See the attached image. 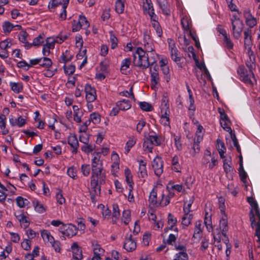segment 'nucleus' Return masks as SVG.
I'll return each mask as SVG.
<instances>
[{
	"instance_id": "1",
	"label": "nucleus",
	"mask_w": 260,
	"mask_h": 260,
	"mask_svg": "<svg viewBox=\"0 0 260 260\" xmlns=\"http://www.w3.org/2000/svg\"><path fill=\"white\" fill-rule=\"evenodd\" d=\"M106 174L103 170V167L100 169L91 171L90 177V185L92 189L96 194H100L101 185L105 183Z\"/></svg>"
},
{
	"instance_id": "2",
	"label": "nucleus",
	"mask_w": 260,
	"mask_h": 260,
	"mask_svg": "<svg viewBox=\"0 0 260 260\" xmlns=\"http://www.w3.org/2000/svg\"><path fill=\"white\" fill-rule=\"evenodd\" d=\"M133 57V63L135 66L142 69H146L150 66L148 56L141 47L137 48L134 53Z\"/></svg>"
},
{
	"instance_id": "3",
	"label": "nucleus",
	"mask_w": 260,
	"mask_h": 260,
	"mask_svg": "<svg viewBox=\"0 0 260 260\" xmlns=\"http://www.w3.org/2000/svg\"><path fill=\"white\" fill-rule=\"evenodd\" d=\"M150 70L151 86L152 89H154L156 88V85L159 83V67L155 62H153L150 65Z\"/></svg>"
},
{
	"instance_id": "4",
	"label": "nucleus",
	"mask_w": 260,
	"mask_h": 260,
	"mask_svg": "<svg viewBox=\"0 0 260 260\" xmlns=\"http://www.w3.org/2000/svg\"><path fill=\"white\" fill-rule=\"evenodd\" d=\"M221 213L222 216L219 221V229H218L223 236L227 239L225 241V244L227 245L228 242H229V239L227 237V233L229 231L228 217L224 210L221 209Z\"/></svg>"
},
{
	"instance_id": "5",
	"label": "nucleus",
	"mask_w": 260,
	"mask_h": 260,
	"mask_svg": "<svg viewBox=\"0 0 260 260\" xmlns=\"http://www.w3.org/2000/svg\"><path fill=\"white\" fill-rule=\"evenodd\" d=\"M249 218L251 222V226L252 229L256 228L255 235L258 239H260V212L259 216L255 215L252 210L250 211Z\"/></svg>"
},
{
	"instance_id": "6",
	"label": "nucleus",
	"mask_w": 260,
	"mask_h": 260,
	"mask_svg": "<svg viewBox=\"0 0 260 260\" xmlns=\"http://www.w3.org/2000/svg\"><path fill=\"white\" fill-rule=\"evenodd\" d=\"M152 166L154 170L155 174L159 177L163 173L164 161L158 156H156L152 162Z\"/></svg>"
},
{
	"instance_id": "7",
	"label": "nucleus",
	"mask_w": 260,
	"mask_h": 260,
	"mask_svg": "<svg viewBox=\"0 0 260 260\" xmlns=\"http://www.w3.org/2000/svg\"><path fill=\"white\" fill-rule=\"evenodd\" d=\"M237 72L243 78V80L245 83H249L251 82V77H254V74L252 71H248L244 67L240 66L238 68Z\"/></svg>"
},
{
	"instance_id": "8",
	"label": "nucleus",
	"mask_w": 260,
	"mask_h": 260,
	"mask_svg": "<svg viewBox=\"0 0 260 260\" xmlns=\"http://www.w3.org/2000/svg\"><path fill=\"white\" fill-rule=\"evenodd\" d=\"M84 91L86 93V99L88 103L94 102L96 98L95 89L92 87L90 84H86L84 87Z\"/></svg>"
},
{
	"instance_id": "9",
	"label": "nucleus",
	"mask_w": 260,
	"mask_h": 260,
	"mask_svg": "<svg viewBox=\"0 0 260 260\" xmlns=\"http://www.w3.org/2000/svg\"><path fill=\"white\" fill-rule=\"evenodd\" d=\"M243 26L242 21L235 22L234 20H232V34L235 39L238 40L241 37Z\"/></svg>"
},
{
	"instance_id": "10",
	"label": "nucleus",
	"mask_w": 260,
	"mask_h": 260,
	"mask_svg": "<svg viewBox=\"0 0 260 260\" xmlns=\"http://www.w3.org/2000/svg\"><path fill=\"white\" fill-rule=\"evenodd\" d=\"M123 248L128 252L132 251L136 248V242L132 238V234L127 235L123 244Z\"/></svg>"
},
{
	"instance_id": "11",
	"label": "nucleus",
	"mask_w": 260,
	"mask_h": 260,
	"mask_svg": "<svg viewBox=\"0 0 260 260\" xmlns=\"http://www.w3.org/2000/svg\"><path fill=\"white\" fill-rule=\"evenodd\" d=\"M251 33L252 30L250 28H246L244 31V47L248 51H251L252 45Z\"/></svg>"
},
{
	"instance_id": "12",
	"label": "nucleus",
	"mask_w": 260,
	"mask_h": 260,
	"mask_svg": "<svg viewBox=\"0 0 260 260\" xmlns=\"http://www.w3.org/2000/svg\"><path fill=\"white\" fill-rule=\"evenodd\" d=\"M243 15L245 19L246 25L249 27L248 28L251 29L257 24L256 18L252 15L249 10H245L243 12Z\"/></svg>"
},
{
	"instance_id": "13",
	"label": "nucleus",
	"mask_w": 260,
	"mask_h": 260,
	"mask_svg": "<svg viewBox=\"0 0 260 260\" xmlns=\"http://www.w3.org/2000/svg\"><path fill=\"white\" fill-rule=\"evenodd\" d=\"M68 143L72 148V152L76 154L79 147V143L76 135L70 134L68 137Z\"/></svg>"
},
{
	"instance_id": "14",
	"label": "nucleus",
	"mask_w": 260,
	"mask_h": 260,
	"mask_svg": "<svg viewBox=\"0 0 260 260\" xmlns=\"http://www.w3.org/2000/svg\"><path fill=\"white\" fill-rule=\"evenodd\" d=\"M161 116L160 122L164 126H168L170 124L169 115L170 113L169 108H161Z\"/></svg>"
},
{
	"instance_id": "15",
	"label": "nucleus",
	"mask_w": 260,
	"mask_h": 260,
	"mask_svg": "<svg viewBox=\"0 0 260 260\" xmlns=\"http://www.w3.org/2000/svg\"><path fill=\"white\" fill-rule=\"evenodd\" d=\"M157 1L162 14L170 16L171 15L170 6L168 0H157Z\"/></svg>"
},
{
	"instance_id": "16",
	"label": "nucleus",
	"mask_w": 260,
	"mask_h": 260,
	"mask_svg": "<svg viewBox=\"0 0 260 260\" xmlns=\"http://www.w3.org/2000/svg\"><path fill=\"white\" fill-rule=\"evenodd\" d=\"M15 216L21 224H23L24 228H27L30 223L28 217L21 212H17L15 213Z\"/></svg>"
},
{
	"instance_id": "17",
	"label": "nucleus",
	"mask_w": 260,
	"mask_h": 260,
	"mask_svg": "<svg viewBox=\"0 0 260 260\" xmlns=\"http://www.w3.org/2000/svg\"><path fill=\"white\" fill-rule=\"evenodd\" d=\"M73 253V257L78 260L81 259L83 258L82 252L78 244L74 242L71 246Z\"/></svg>"
},
{
	"instance_id": "18",
	"label": "nucleus",
	"mask_w": 260,
	"mask_h": 260,
	"mask_svg": "<svg viewBox=\"0 0 260 260\" xmlns=\"http://www.w3.org/2000/svg\"><path fill=\"white\" fill-rule=\"evenodd\" d=\"M9 121L12 126H17L19 127L23 126L26 123V119L22 118L21 116H19L17 118L12 117L10 118Z\"/></svg>"
},
{
	"instance_id": "19",
	"label": "nucleus",
	"mask_w": 260,
	"mask_h": 260,
	"mask_svg": "<svg viewBox=\"0 0 260 260\" xmlns=\"http://www.w3.org/2000/svg\"><path fill=\"white\" fill-rule=\"evenodd\" d=\"M181 24L184 33L187 32V31H189L191 27V21L187 16L184 15L181 18Z\"/></svg>"
},
{
	"instance_id": "20",
	"label": "nucleus",
	"mask_w": 260,
	"mask_h": 260,
	"mask_svg": "<svg viewBox=\"0 0 260 260\" xmlns=\"http://www.w3.org/2000/svg\"><path fill=\"white\" fill-rule=\"evenodd\" d=\"M202 140V137L201 136H198L197 138L194 140L193 146L190 151V153L192 156H194L197 153L200 152V143Z\"/></svg>"
},
{
	"instance_id": "21",
	"label": "nucleus",
	"mask_w": 260,
	"mask_h": 260,
	"mask_svg": "<svg viewBox=\"0 0 260 260\" xmlns=\"http://www.w3.org/2000/svg\"><path fill=\"white\" fill-rule=\"evenodd\" d=\"M193 218V214L189 213H184L183 216L182 218L181 223L184 229H186L191 224V220Z\"/></svg>"
},
{
	"instance_id": "22",
	"label": "nucleus",
	"mask_w": 260,
	"mask_h": 260,
	"mask_svg": "<svg viewBox=\"0 0 260 260\" xmlns=\"http://www.w3.org/2000/svg\"><path fill=\"white\" fill-rule=\"evenodd\" d=\"M146 162L143 160L139 161V169L138 176L139 177L145 178L147 176V172L146 170Z\"/></svg>"
},
{
	"instance_id": "23",
	"label": "nucleus",
	"mask_w": 260,
	"mask_h": 260,
	"mask_svg": "<svg viewBox=\"0 0 260 260\" xmlns=\"http://www.w3.org/2000/svg\"><path fill=\"white\" fill-rule=\"evenodd\" d=\"M116 105L120 110L126 111L131 108V103L128 100H123L116 103Z\"/></svg>"
},
{
	"instance_id": "24",
	"label": "nucleus",
	"mask_w": 260,
	"mask_h": 260,
	"mask_svg": "<svg viewBox=\"0 0 260 260\" xmlns=\"http://www.w3.org/2000/svg\"><path fill=\"white\" fill-rule=\"evenodd\" d=\"M211 216V214H209L207 212H206L204 218V224L209 232L213 231Z\"/></svg>"
},
{
	"instance_id": "25",
	"label": "nucleus",
	"mask_w": 260,
	"mask_h": 260,
	"mask_svg": "<svg viewBox=\"0 0 260 260\" xmlns=\"http://www.w3.org/2000/svg\"><path fill=\"white\" fill-rule=\"evenodd\" d=\"M247 202L251 206L250 210H252L253 212L255 213V215L259 216L260 210L257 202L254 201L252 197H248L247 198Z\"/></svg>"
},
{
	"instance_id": "26",
	"label": "nucleus",
	"mask_w": 260,
	"mask_h": 260,
	"mask_svg": "<svg viewBox=\"0 0 260 260\" xmlns=\"http://www.w3.org/2000/svg\"><path fill=\"white\" fill-rule=\"evenodd\" d=\"M39 64L44 68H49L52 64V61L49 58L44 56L39 58Z\"/></svg>"
},
{
	"instance_id": "27",
	"label": "nucleus",
	"mask_w": 260,
	"mask_h": 260,
	"mask_svg": "<svg viewBox=\"0 0 260 260\" xmlns=\"http://www.w3.org/2000/svg\"><path fill=\"white\" fill-rule=\"evenodd\" d=\"M73 109L74 111V119L78 123L81 122V117L83 115V112L80 110L78 106L74 105L73 106Z\"/></svg>"
},
{
	"instance_id": "28",
	"label": "nucleus",
	"mask_w": 260,
	"mask_h": 260,
	"mask_svg": "<svg viewBox=\"0 0 260 260\" xmlns=\"http://www.w3.org/2000/svg\"><path fill=\"white\" fill-rule=\"evenodd\" d=\"M150 205L152 206H158L159 203L157 201V191L155 189H153L150 193L148 200Z\"/></svg>"
},
{
	"instance_id": "29",
	"label": "nucleus",
	"mask_w": 260,
	"mask_h": 260,
	"mask_svg": "<svg viewBox=\"0 0 260 260\" xmlns=\"http://www.w3.org/2000/svg\"><path fill=\"white\" fill-rule=\"evenodd\" d=\"M102 167V164L100 162V156L99 153H96V155L94 156L91 161V171L100 169Z\"/></svg>"
},
{
	"instance_id": "30",
	"label": "nucleus",
	"mask_w": 260,
	"mask_h": 260,
	"mask_svg": "<svg viewBox=\"0 0 260 260\" xmlns=\"http://www.w3.org/2000/svg\"><path fill=\"white\" fill-rule=\"evenodd\" d=\"M172 169L176 172L180 173L181 167L179 164V157L177 155L173 157L171 161Z\"/></svg>"
},
{
	"instance_id": "31",
	"label": "nucleus",
	"mask_w": 260,
	"mask_h": 260,
	"mask_svg": "<svg viewBox=\"0 0 260 260\" xmlns=\"http://www.w3.org/2000/svg\"><path fill=\"white\" fill-rule=\"evenodd\" d=\"M6 117L5 115L2 114L0 115V128L2 135H6L9 133V130L6 128Z\"/></svg>"
},
{
	"instance_id": "32",
	"label": "nucleus",
	"mask_w": 260,
	"mask_h": 260,
	"mask_svg": "<svg viewBox=\"0 0 260 260\" xmlns=\"http://www.w3.org/2000/svg\"><path fill=\"white\" fill-rule=\"evenodd\" d=\"M77 232V230L75 225L72 224H68L64 237H72L76 234Z\"/></svg>"
},
{
	"instance_id": "33",
	"label": "nucleus",
	"mask_w": 260,
	"mask_h": 260,
	"mask_svg": "<svg viewBox=\"0 0 260 260\" xmlns=\"http://www.w3.org/2000/svg\"><path fill=\"white\" fill-rule=\"evenodd\" d=\"M131 63V58H126L122 60L121 64L120 71L122 74H126V70L129 67Z\"/></svg>"
},
{
	"instance_id": "34",
	"label": "nucleus",
	"mask_w": 260,
	"mask_h": 260,
	"mask_svg": "<svg viewBox=\"0 0 260 260\" xmlns=\"http://www.w3.org/2000/svg\"><path fill=\"white\" fill-rule=\"evenodd\" d=\"M182 188L183 187L181 184H174L172 182H170L167 186V189L169 192L175 190L180 192L182 191Z\"/></svg>"
},
{
	"instance_id": "35",
	"label": "nucleus",
	"mask_w": 260,
	"mask_h": 260,
	"mask_svg": "<svg viewBox=\"0 0 260 260\" xmlns=\"http://www.w3.org/2000/svg\"><path fill=\"white\" fill-rule=\"evenodd\" d=\"M32 204L36 211L40 213H43L46 211V208L39 201L37 200H33Z\"/></svg>"
},
{
	"instance_id": "36",
	"label": "nucleus",
	"mask_w": 260,
	"mask_h": 260,
	"mask_svg": "<svg viewBox=\"0 0 260 260\" xmlns=\"http://www.w3.org/2000/svg\"><path fill=\"white\" fill-rule=\"evenodd\" d=\"M41 236L44 241L45 243H51L52 241H53L54 238L51 235V234L47 230H43L41 232Z\"/></svg>"
},
{
	"instance_id": "37",
	"label": "nucleus",
	"mask_w": 260,
	"mask_h": 260,
	"mask_svg": "<svg viewBox=\"0 0 260 260\" xmlns=\"http://www.w3.org/2000/svg\"><path fill=\"white\" fill-rule=\"evenodd\" d=\"M11 89L15 93H18L23 90V84L22 83H15L11 82L10 83Z\"/></svg>"
},
{
	"instance_id": "38",
	"label": "nucleus",
	"mask_w": 260,
	"mask_h": 260,
	"mask_svg": "<svg viewBox=\"0 0 260 260\" xmlns=\"http://www.w3.org/2000/svg\"><path fill=\"white\" fill-rule=\"evenodd\" d=\"M137 139L135 137L130 138L128 141L126 142L125 146V153L127 154L131 149L135 145L136 143Z\"/></svg>"
},
{
	"instance_id": "39",
	"label": "nucleus",
	"mask_w": 260,
	"mask_h": 260,
	"mask_svg": "<svg viewBox=\"0 0 260 260\" xmlns=\"http://www.w3.org/2000/svg\"><path fill=\"white\" fill-rule=\"evenodd\" d=\"M124 174L125 176V180L127 183L128 184L129 186H133L134 184V182L133 181V176L131 170L128 168L125 169Z\"/></svg>"
},
{
	"instance_id": "40",
	"label": "nucleus",
	"mask_w": 260,
	"mask_h": 260,
	"mask_svg": "<svg viewBox=\"0 0 260 260\" xmlns=\"http://www.w3.org/2000/svg\"><path fill=\"white\" fill-rule=\"evenodd\" d=\"M115 11L118 14H122L124 12V4L122 0H117L115 2Z\"/></svg>"
},
{
	"instance_id": "41",
	"label": "nucleus",
	"mask_w": 260,
	"mask_h": 260,
	"mask_svg": "<svg viewBox=\"0 0 260 260\" xmlns=\"http://www.w3.org/2000/svg\"><path fill=\"white\" fill-rule=\"evenodd\" d=\"M170 52L171 53V56L172 60H173L175 62L177 63L180 61L181 56L177 48L171 50Z\"/></svg>"
},
{
	"instance_id": "42",
	"label": "nucleus",
	"mask_w": 260,
	"mask_h": 260,
	"mask_svg": "<svg viewBox=\"0 0 260 260\" xmlns=\"http://www.w3.org/2000/svg\"><path fill=\"white\" fill-rule=\"evenodd\" d=\"M153 145L149 141L147 137L145 138L143 144V150L144 151H148V152H152L153 147Z\"/></svg>"
},
{
	"instance_id": "43",
	"label": "nucleus",
	"mask_w": 260,
	"mask_h": 260,
	"mask_svg": "<svg viewBox=\"0 0 260 260\" xmlns=\"http://www.w3.org/2000/svg\"><path fill=\"white\" fill-rule=\"evenodd\" d=\"M147 137L149 139V141H150L153 145L158 146L160 145V138H159L157 135H149Z\"/></svg>"
},
{
	"instance_id": "44",
	"label": "nucleus",
	"mask_w": 260,
	"mask_h": 260,
	"mask_svg": "<svg viewBox=\"0 0 260 260\" xmlns=\"http://www.w3.org/2000/svg\"><path fill=\"white\" fill-rule=\"evenodd\" d=\"M2 26L4 33L9 34L15 27V25L9 21H5Z\"/></svg>"
},
{
	"instance_id": "45",
	"label": "nucleus",
	"mask_w": 260,
	"mask_h": 260,
	"mask_svg": "<svg viewBox=\"0 0 260 260\" xmlns=\"http://www.w3.org/2000/svg\"><path fill=\"white\" fill-rule=\"evenodd\" d=\"M143 9L147 13L154 11L153 4L151 0H145V2L143 3Z\"/></svg>"
},
{
	"instance_id": "46",
	"label": "nucleus",
	"mask_w": 260,
	"mask_h": 260,
	"mask_svg": "<svg viewBox=\"0 0 260 260\" xmlns=\"http://www.w3.org/2000/svg\"><path fill=\"white\" fill-rule=\"evenodd\" d=\"M232 161L230 159H225L223 160V169L226 174H228L233 171V168L231 166Z\"/></svg>"
},
{
	"instance_id": "47",
	"label": "nucleus",
	"mask_w": 260,
	"mask_h": 260,
	"mask_svg": "<svg viewBox=\"0 0 260 260\" xmlns=\"http://www.w3.org/2000/svg\"><path fill=\"white\" fill-rule=\"evenodd\" d=\"M110 42L111 43V48L112 49L117 47L118 39L112 31H110Z\"/></svg>"
},
{
	"instance_id": "48",
	"label": "nucleus",
	"mask_w": 260,
	"mask_h": 260,
	"mask_svg": "<svg viewBox=\"0 0 260 260\" xmlns=\"http://www.w3.org/2000/svg\"><path fill=\"white\" fill-rule=\"evenodd\" d=\"M69 0H63L62 6V12L60 14V18L62 20H65L67 18L66 9L68 6Z\"/></svg>"
},
{
	"instance_id": "49",
	"label": "nucleus",
	"mask_w": 260,
	"mask_h": 260,
	"mask_svg": "<svg viewBox=\"0 0 260 260\" xmlns=\"http://www.w3.org/2000/svg\"><path fill=\"white\" fill-rule=\"evenodd\" d=\"M122 220L125 224H128L131 220V211L129 210H125L123 211Z\"/></svg>"
},
{
	"instance_id": "50",
	"label": "nucleus",
	"mask_w": 260,
	"mask_h": 260,
	"mask_svg": "<svg viewBox=\"0 0 260 260\" xmlns=\"http://www.w3.org/2000/svg\"><path fill=\"white\" fill-rule=\"evenodd\" d=\"M95 145L87 143V144H84V145L81 147V149L82 151L88 154L92 152L95 149Z\"/></svg>"
},
{
	"instance_id": "51",
	"label": "nucleus",
	"mask_w": 260,
	"mask_h": 260,
	"mask_svg": "<svg viewBox=\"0 0 260 260\" xmlns=\"http://www.w3.org/2000/svg\"><path fill=\"white\" fill-rule=\"evenodd\" d=\"M45 39L44 34H40L39 36L34 39L32 44L34 46H39L44 43Z\"/></svg>"
},
{
	"instance_id": "52",
	"label": "nucleus",
	"mask_w": 260,
	"mask_h": 260,
	"mask_svg": "<svg viewBox=\"0 0 260 260\" xmlns=\"http://www.w3.org/2000/svg\"><path fill=\"white\" fill-rule=\"evenodd\" d=\"M69 53L68 50H66L65 52L62 53L59 61L64 63L70 61L72 59V56L69 55Z\"/></svg>"
},
{
	"instance_id": "53",
	"label": "nucleus",
	"mask_w": 260,
	"mask_h": 260,
	"mask_svg": "<svg viewBox=\"0 0 260 260\" xmlns=\"http://www.w3.org/2000/svg\"><path fill=\"white\" fill-rule=\"evenodd\" d=\"M81 170L83 175L85 177H87L90 174L91 171V167L89 165L83 164L81 166Z\"/></svg>"
},
{
	"instance_id": "54",
	"label": "nucleus",
	"mask_w": 260,
	"mask_h": 260,
	"mask_svg": "<svg viewBox=\"0 0 260 260\" xmlns=\"http://www.w3.org/2000/svg\"><path fill=\"white\" fill-rule=\"evenodd\" d=\"M16 202L17 206L20 208H23L25 204H27L28 203V201L27 199H24L20 196L16 198Z\"/></svg>"
},
{
	"instance_id": "55",
	"label": "nucleus",
	"mask_w": 260,
	"mask_h": 260,
	"mask_svg": "<svg viewBox=\"0 0 260 260\" xmlns=\"http://www.w3.org/2000/svg\"><path fill=\"white\" fill-rule=\"evenodd\" d=\"M152 26L156 31V33L158 37H161L162 35V30L160 26V25L158 22H152L151 23Z\"/></svg>"
},
{
	"instance_id": "56",
	"label": "nucleus",
	"mask_w": 260,
	"mask_h": 260,
	"mask_svg": "<svg viewBox=\"0 0 260 260\" xmlns=\"http://www.w3.org/2000/svg\"><path fill=\"white\" fill-rule=\"evenodd\" d=\"M140 108L145 111H151L153 109L152 106L146 102H141L139 103Z\"/></svg>"
},
{
	"instance_id": "57",
	"label": "nucleus",
	"mask_w": 260,
	"mask_h": 260,
	"mask_svg": "<svg viewBox=\"0 0 260 260\" xmlns=\"http://www.w3.org/2000/svg\"><path fill=\"white\" fill-rule=\"evenodd\" d=\"M56 43V39L51 38H48L46 40V44L44 45L47 49H53L54 48L55 43Z\"/></svg>"
},
{
	"instance_id": "58",
	"label": "nucleus",
	"mask_w": 260,
	"mask_h": 260,
	"mask_svg": "<svg viewBox=\"0 0 260 260\" xmlns=\"http://www.w3.org/2000/svg\"><path fill=\"white\" fill-rule=\"evenodd\" d=\"M223 42L225 44L226 47L228 49H232L233 48L234 44L232 41H231L230 36L229 35H226L223 37Z\"/></svg>"
},
{
	"instance_id": "59",
	"label": "nucleus",
	"mask_w": 260,
	"mask_h": 260,
	"mask_svg": "<svg viewBox=\"0 0 260 260\" xmlns=\"http://www.w3.org/2000/svg\"><path fill=\"white\" fill-rule=\"evenodd\" d=\"M173 260H188V256L186 252H179L176 254Z\"/></svg>"
},
{
	"instance_id": "60",
	"label": "nucleus",
	"mask_w": 260,
	"mask_h": 260,
	"mask_svg": "<svg viewBox=\"0 0 260 260\" xmlns=\"http://www.w3.org/2000/svg\"><path fill=\"white\" fill-rule=\"evenodd\" d=\"M170 202V197L167 195L166 196L164 193L161 194V199L158 205H162L163 206H166L168 205Z\"/></svg>"
},
{
	"instance_id": "61",
	"label": "nucleus",
	"mask_w": 260,
	"mask_h": 260,
	"mask_svg": "<svg viewBox=\"0 0 260 260\" xmlns=\"http://www.w3.org/2000/svg\"><path fill=\"white\" fill-rule=\"evenodd\" d=\"M78 21L82 27L86 28L89 26V23L84 16L80 15Z\"/></svg>"
},
{
	"instance_id": "62",
	"label": "nucleus",
	"mask_w": 260,
	"mask_h": 260,
	"mask_svg": "<svg viewBox=\"0 0 260 260\" xmlns=\"http://www.w3.org/2000/svg\"><path fill=\"white\" fill-rule=\"evenodd\" d=\"M177 222V220L176 217L171 213H169L168 216V222L170 225H171V228H173L176 225Z\"/></svg>"
},
{
	"instance_id": "63",
	"label": "nucleus",
	"mask_w": 260,
	"mask_h": 260,
	"mask_svg": "<svg viewBox=\"0 0 260 260\" xmlns=\"http://www.w3.org/2000/svg\"><path fill=\"white\" fill-rule=\"evenodd\" d=\"M101 116L98 113H92L90 116V120H91L93 123L96 124L100 122L101 120Z\"/></svg>"
},
{
	"instance_id": "64",
	"label": "nucleus",
	"mask_w": 260,
	"mask_h": 260,
	"mask_svg": "<svg viewBox=\"0 0 260 260\" xmlns=\"http://www.w3.org/2000/svg\"><path fill=\"white\" fill-rule=\"evenodd\" d=\"M68 175L74 179L77 178V171L74 166L68 168L67 170Z\"/></svg>"
}]
</instances>
